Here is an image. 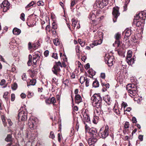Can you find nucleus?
<instances>
[{"instance_id": "50", "label": "nucleus", "mask_w": 146, "mask_h": 146, "mask_svg": "<svg viewBox=\"0 0 146 146\" xmlns=\"http://www.w3.org/2000/svg\"><path fill=\"white\" fill-rule=\"evenodd\" d=\"M6 81L4 79H2L1 80L0 82V85L1 86H3L4 84H5Z\"/></svg>"}, {"instance_id": "63", "label": "nucleus", "mask_w": 146, "mask_h": 146, "mask_svg": "<svg viewBox=\"0 0 146 146\" xmlns=\"http://www.w3.org/2000/svg\"><path fill=\"white\" fill-rule=\"evenodd\" d=\"M86 58H87L86 56L85 55H84V56H83L82 57L81 59H82V61H83L84 62L85 61V60H86Z\"/></svg>"}, {"instance_id": "39", "label": "nucleus", "mask_w": 146, "mask_h": 146, "mask_svg": "<svg viewBox=\"0 0 146 146\" xmlns=\"http://www.w3.org/2000/svg\"><path fill=\"white\" fill-rule=\"evenodd\" d=\"M113 110V111L115 112L118 115L120 113V111L118 109L114 108Z\"/></svg>"}, {"instance_id": "38", "label": "nucleus", "mask_w": 146, "mask_h": 146, "mask_svg": "<svg viewBox=\"0 0 146 146\" xmlns=\"http://www.w3.org/2000/svg\"><path fill=\"white\" fill-rule=\"evenodd\" d=\"M50 101L51 104H53V105H54V104L56 102L55 98L54 97H52L50 99Z\"/></svg>"}, {"instance_id": "25", "label": "nucleus", "mask_w": 146, "mask_h": 146, "mask_svg": "<svg viewBox=\"0 0 146 146\" xmlns=\"http://www.w3.org/2000/svg\"><path fill=\"white\" fill-rule=\"evenodd\" d=\"M38 52H36L33 53V58L38 60L40 58V56L38 54Z\"/></svg>"}, {"instance_id": "49", "label": "nucleus", "mask_w": 146, "mask_h": 146, "mask_svg": "<svg viewBox=\"0 0 146 146\" xmlns=\"http://www.w3.org/2000/svg\"><path fill=\"white\" fill-rule=\"evenodd\" d=\"M54 66H56L59 67H62V64L61 62L59 61L57 62H56V64Z\"/></svg>"}, {"instance_id": "15", "label": "nucleus", "mask_w": 146, "mask_h": 146, "mask_svg": "<svg viewBox=\"0 0 146 146\" xmlns=\"http://www.w3.org/2000/svg\"><path fill=\"white\" fill-rule=\"evenodd\" d=\"M97 141V138L96 137H91L89 138L88 142L89 145L91 146L94 145Z\"/></svg>"}, {"instance_id": "37", "label": "nucleus", "mask_w": 146, "mask_h": 146, "mask_svg": "<svg viewBox=\"0 0 146 146\" xmlns=\"http://www.w3.org/2000/svg\"><path fill=\"white\" fill-rule=\"evenodd\" d=\"M44 4V3L42 1H39L37 2V5L38 6H43Z\"/></svg>"}, {"instance_id": "36", "label": "nucleus", "mask_w": 146, "mask_h": 146, "mask_svg": "<svg viewBox=\"0 0 146 146\" xmlns=\"http://www.w3.org/2000/svg\"><path fill=\"white\" fill-rule=\"evenodd\" d=\"M1 118L4 126L5 127L7 125V123L6 122H5V120L4 116L3 115H2L1 116Z\"/></svg>"}, {"instance_id": "45", "label": "nucleus", "mask_w": 146, "mask_h": 146, "mask_svg": "<svg viewBox=\"0 0 146 146\" xmlns=\"http://www.w3.org/2000/svg\"><path fill=\"white\" fill-rule=\"evenodd\" d=\"M53 42L55 45L57 46L59 44V42L57 39H54L53 40Z\"/></svg>"}, {"instance_id": "41", "label": "nucleus", "mask_w": 146, "mask_h": 146, "mask_svg": "<svg viewBox=\"0 0 146 146\" xmlns=\"http://www.w3.org/2000/svg\"><path fill=\"white\" fill-rule=\"evenodd\" d=\"M90 79L89 78H87L86 79L85 82V85L86 87H88L89 86V82H90Z\"/></svg>"}, {"instance_id": "32", "label": "nucleus", "mask_w": 146, "mask_h": 146, "mask_svg": "<svg viewBox=\"0 0 146 146\" xmlns=\"http://www.w3.org/2000/svg\"><path fill=\"white\" fill-rule=\"evenodd\" d=\"M34 93L33 92H31L29 91L28 92V94L27 95V97L29 98H31L32 97L34 96Z\"/></svg>"}, {"instance_id": "28", "label": "nucleus", "mask_w": 146, "mask_h": 146, "mask_svg": "<svg viewBox=\"0 0 146 146\" xmlns=\"http://www.w3.org/2000/svg\"><path fill=\"white\" fill-rule=\"evenodd\" d=\"M132 51L130 50H129L127 53V58L126 59L130 58L132 56Z\"/></svg>"}, {"instance_id": "51", "label": "nucleus", "mask_w": 146, "mask_h": 146, "mask_svg": "<svg viewBox=\"0 0 146 146\" xmlns=\"http://www.w3.org/2000/svg\"><path fill=\"white\" fill-rule=\"evenodd\" d=\"M80 47L79 46H77L76 47V52H81L80 49Z\"/></svg>"}, {"instance_id": "22", "label": "nucleus", "mask_w": 146, "mask_h": 146, "mask_svg": "<svg viewBox=\"0 0 146 146\" xmlns=\"http://www.w3.org/2000/svg\"><path fill=\"white\" fill-rule=\"evenodd\" d=\"M126 60L127 62L130 65L133 64L134 63L135 60L134 58H130L126 59Z\"/></svg>"}, {"instance_id": "19", "label": "nucleus", "mask_w": 146, "mask_h": 146, "mask_svg": "<svg viewBox=\"0 0 146 146\" xmlns=\"http://www.w3.org/2000/svg\"><path fill=\"white\" fill-rule=\"evenodd\" d=\"M75 102L78 104L81 102L82 101V98L81 96L78 94L75 95Z\"/></svg>"}, {"instance_id": "20", "label": "nucleus", "mask_w": 146, "mask_h": 146, "mask_svg": "<svg viewBox=\"0 0 146 146\" xmlns=\"http://www.w3.org/2000/svg\"><path fill=\"white\" fill-rule=\"evenodd\" d=\"M13 32L14 35H18L21 33V30L17 28H14L13 31Z\"/></svg>"}, {"instance_id": "64", "label": "nucleus", "mask_w": 146, "mask_h": 146, "mask_svg": "<svg viewBox=\"0 0 146 146\" xmlns=\"http://www.w3.org/2000/svg\"><path fill=\"white\" fill-rule=\"evenodd\" d=\"M117 51L118 54L119 55H121L122 54V52L121 50L120 49H118L117 50Z\"/></svg>"}, {"instance_id": "8", "label": "nucleus", "mask_w": 146, "mask_h": 146, "mask_svg": "<svg viewBox=\"0 0 146 146\" xmlns=\"http://www.w3.org/2000/svg\"><path fill=\"white\" fill-rule=\"evenodd\" d=\"M108 127L107 126H106L105 129L104 131H102L100 129L99 132V135L102 138H105L108 135Z\"/></svg>"}, {"instance_id": "30", "label": "nucleus", "mask_w": 146, "mask_h": 146, "mask_svg": "<svg viewBox=\"0 0 146 146\" xmlns=\"http://www.w3.org/2000/svg\"><path fill=\"white\" fill-rule=\"evenodd\" d=\"M32 56L30 54L29 56V60L27 64L29 66H30L32 64Z\"/></svg>"}, {"instance_id": "48", "label": "nucleus", "mask_w": 146, "mask_h": 146, "mask_svg": "<svg viewBox=\"0 0 146 146\" xmlns=\"http://www.w3.org/2000/svg\"><path fill=\"white\" fill-rule=\"evenodd\" d=\"M15 98V96L14 94H12L11 95V100L12 101H14Z\"/></svg>"}, {"instance_id": "10", "label": "nucleus", "mask_w": 146, "mask_h": 146, "mask_svg": "<svg viewBox=\"0 0 146 146\" xmlns=\"http://www.w3.org/2000/svg\"><path fill=\"white\" fill-rule=\"evenodd\" d=\"M113 57L109 55H106L105 57V61L106 63L108 64L109 66H112L113 65Z\"/></svg>"}, {"instance_id": "12", "label": "nucleus", "mask_w": 146, "mask_h": 146, "mask_svg": "<svg viewBox=\"0 0 146 146\" xmlns=\"http://www.w3.org/2000/svg\"><path fill=\"white\" fill-rule=\"evenodd\" d=\"M10 3L7 1H4L1 4V6L4 12H6L10 8Z\"/></svg>"}, {"instance_id": "40", "label": "nucleus", "mask_w": 146, "mask_h": 146, "mask_svg": "<svg viewBox=\"0 0 146 146\" xmlns=\"http://www.w3.org/2000/svg\"><path fill=\"white\" fill-rule=\"evenodd\" d=\"M84 123L85 125V131L86 132L88 131L90 129L88 125L84 121Z\"/></svg>"}, {"instance_id": "3", "label": "nucleus", "mask_w": 146, "mask_h": 146, "mask_svg": "<svg viewBox=\"0 0 146 146\" xmlns=\"http://www.w3.org/2000/svg\"><path fill=\"white\" fill-rule=\"evenodd\" d=\"M126 89L128 92L133 96H135L137 92V87L133 84H128Z\"/></svg>"}, {"instance_id": "55", "label": "nucleus", "mask_w": 146, "mask_h": 146, "mask_svg": "<svg viewBox=\"0 0 146 146\" xmlns=\"http://www.w3.org/2000/svg\"><path fill=\"white\" fill-rule=\"evenodd\" d=\"M49 51L48 50L45 51L44 53V54L45 56L47 57L48 55Z\"/></svg>"}, {"instance_id": "14", "label": "nucleus", "mask_w": 146, "mask_h": 146, "mask_svg": "<svg viewBox=\"0 0 146 146\" xmlns=\"http://www.w3.org/2000/svg\"><path fill=\"white\" fill-rule=\"evenodd\" d=\"M90 135L91 137H96L97 136V131L96 129L94 128H92L90 129L89 132Z\"/></svg>"}, {"instance_id": "2", "label": "nucleus", "mask_w": 146, "mask_h": 146, "mask_svg": "<svg viewBox=\"0 0 146 146\" xmlns=\"http://www.w3.org/2000/svg\"><path fill=\"white\" fill-rule=\"evenodd\" d=\"M92 105L95 108L102 107V98L100 94H95L91 98Z\"/></svg>"}, {"instance_id": "44", "label": "nucleus", "mask_w": 146, "mask_h": 146, "mask_svg": "<svg viewBox=\"0 0 146 146\" xmlns=\"http://www.w3.org/2000/svg\"><path fill=\"white\" fill-rule=\"evenodd\" d=\"M63 82L65 86H67L68 85L69 80L67 79H66L65 80L63 81Z\"/></svg>"}, {"instance_id": "57", "label": "nucleus", "mask_w": 146, "mask_h": 146, "mask_svg": "<svg viewBox=\"0 0 146 146\" xmlns=\"http://www.w3.org/2000/svg\"><path fill=\"white\" fill-rule=\"evenodd\" d=\"M22 78L23 80H26V75L24 73L22 76Z\"/></svg>"}, {"instance_id": "26", "label": "nucleus", "mask_w": 146, "mask_h": 146, "mask_svg": "<svg viewBox=\"0 0 146 146\" xmlns=\"http://www.w3.org/2000/svg\"><path fill=\"white\" fill-rule=\"evenodd\" d=\"M12 139V136L10 134H8L5 138V140L7 142H10Z\"/></svg>"}, {"instance_id": "47", "label": "nucleus", "mask_w": 146, "mask_h": 146, "mask_svg": "<svg viewBox=\"0 0 146 146\" xmlns=\"http://www.w3.org/2000/svg\"><path fill=\"white\" fill-rule=\"evenodd\" d=\"M54 137L55 136L54 135V133L52 131H51L50 133V136H49V137L50 138L53 139L54 138Z\"/></svg>"}, {"instance_id": "59", "label": "nucleus", "mask_w": 146, "mask_h": 146, "mask_svg": "<svg viewBox=\"0 0 146 146\" xmlns=\"http://www.w3.org/2000/svg\"><path fill=\"white\" fill-rule=\"evenodd\" d=\"M21 97L22 98L24 99L26 97V95L25 94L23 93H22L21 94Z\"/></svg>"}, {"instance_id": "1", "label": "nucleus", "mask_w": 146, "mask_h": 146, "mask_svg": "<svg viewBox=\"0 0 146 146\" xmlns=\"http://www.w3.org/2000/svg\"><path fill=\"white\" fill-rule=\"evenodd\" d=\"M146 17V12L144 11H142L137 14L135 17L133 21L134 24L138 27L142 24V22L145 20Z\"/></svg>"}, {"instance_id": "42", "label": "nucleus", "mask_w": 146, "mask_h": 146, "mask_svg": "<svg viewBox=\"0 0 146 146\" xmlns=\"http://www.w3.org/2000/svg\"><path fill=\"white\" fill-rule=\"evenodd\" d=\"M25 14L22 13L21 14V15L20 16V18L23 21H25Z\"/></svg>"}, {"instance_id": "58", "label": "nucleus", "mask_w": 146, "mask_h": 146, "mask_svg": "<svg viewBox=\"0 0 146 146\" xmlns=\"http://www.w3.org/2000/svg\"><path fill=\"white\" fill-rule=\"evenodd\" d=\"M50 99H48L45 100V102L46 104H51L50 101Z\"/></svg>"}, {"instance_id": "18", "label": "nucleus", "mask_w": 146, "mask_h": 146, "mask_svg": "<svg viewBox=\"0 0 146 146\" xmlns=\"http://www.w3.org/2000/svg\"><path fill=\"white\" fill-rule=\"evenodd\" d=\"M83 116L84 119V122H86L90 124V118L89 115L86 112H84Z\"/></svg>"}, {"instance_id": "27", "label": "nucleus", "mask_w": 146, "mask_h": 146, "mask_svg": "<svg viewBox=\"0 0 146 146\" xmlns=\"http://www.w3.org/2000/svg\"><path fill=\"white\" fill-rule=\"evenodd\" d=\"M86 78V77H84L83 76H81L80 79V83L82 84L85 82Z\"/></svg>"}, {"instance_id": "52", "label": "nucleus", "mask_w": 146, "mask_h": 146, "mask_svg": "<svg viewBox=\"0 0 146 146\" xmlns=\"http://www.w3.org/2000/svg\"><path fill=\"white\" fill-rule=\"evenodd\" d=\"M52 57L55 59H57L58 58L57 54V53H53L52 55Z\"/></svg>"}, {"instance_id": "34", "label": "nucleus", "mask_w": 146, "mask_h": 146, "mask_svg": "<svg viewBox=\"0 0 146 146\" xmlns=\"http://www.w3.org/2000/svg\"><path fill=\"white\" fill-rule=\"evenodd\" d=\"M35 3L33 1H31L26 7L25 8L27 9L30 7H31L33 6Z\"/></svg>"}, {"instance_id": "4", "label": "nucleus", "mask_w": 146, "mask_h": 146, "mask_svg": "<svg viewBox=\"0 0 146 146\" xmlns=\"http://www.w3.org/2000/svg\"><path fill=\"white\" fill-rule=\"evenodd\" d=\"M37 119L34 117H31L28 121V126L31 130H33L36 128V122Z\"/></svg>"}, {"instance_id": "43", "label": "nucleus", "mask_w": 146, "mask_h": 146, "mask_svg": "<svg viewBox=\"0 0 146 146\" xmlns=\"http://www.w3.org/2000/svg\"><path fill=\"white\" fill-rule=\"evenodd\" d=\"M129 122L126 121L125 123L124 128L125 129H127L129 128Z\"/></svg>"}, {"instance_id": "17", "label": "nucleus", "mask_w": 146, "mask_h": 146, "mask_svg": "<svg viewBox=\"0 0 146 146\" xmlns=\"http://www.w3.org/2000/svg\"><path fill=\"white\" fill-rule=\"evenodd\" d=\"M52 71L54 74L58 76V73L60 72V67L54 65L52 68Z\"/></svg>"}, {"instance_id": "11", "label": "nucleus", "mask_w": 146, "mask_h": 146, "mask_svg": "<svg viewBox=\"0 0 146 146\" xmlns=\"http://www.w3.org/2000/svg\"><path fill=\"white\" fill-rule=\"evenodd\" d=\"M114 37L116 40L114 43L113 44V45L115 46H116L117 47H119L120 44L119 39L121 38V34L119 32H118L115 35Z\"/></svg>"}, {"instance_id": "31", "label": "nucleus", "mask_w": 146, "mask_h": 146, "mask_svg": "<svg viewBox=\"0 0 146 146\" xmlns=\"http://www.w3.org/2000/svg\"><path fill=\"white\" fill-rule=\"evenodd\" d=\"M131 35V31L130 30H126L125 33V36L127 37H129Z\"/></svg>"}, {"instance_id": "54", "label": "nucleus", "mask_w": 146, "mask_h": 146, "mask_svg": "<svg viewBox=\"0 0 146 146\" xmlns=\"http://www.w3.org/2000/svg\"><path fill=\"white\" fill-rule=\"evenodd\" d=\"M52 28L54 30H55L57 28V25L54 23H53L52 24Z\"/></svg>"}, {"instance_id": "56", "label": "nucleus", "mask_w": 146, "mask_h": 146, "mask_svg": "<svg viewBox=\"0 0 146 146\" xmlns=\"http://www.w3.org/2000/svg\"><path fill=\"white\" fill-rule=\"evenodd\" d=\"M127 106V103L124 102H123L121 104V106L123 107L124 109Z\"/></svg>"}, {"instance_id": "35", "label": "nucleus", "mask_w": 146, "mask_h": 146, "mask_svg": "<svg viewBox=\"0 0 146 146\" xmlns=\"http://www.w3.org/2000/svg\"><path fill=\"white\" fill-rule=\"evenodd\" d=\"M72 26L74 28H75L76 26V24L77 23V22L76 21L75 19H72Z\"/></svg>"}, {"instance_id": "9", "label": "nucleus", "mask_w": 146, "mask_h": 146, "mask_svg": "<svg viewBox=\"0 0 146 146\" xmlns=\"http://www.w3.org/2000/svg\"><path fill=\"white\" fill-rule=\"evenodd\" d=\"M96 3L98 7L102 8L108 5V0H97Z\"/></svg>"}, {"instance_id": "24", "label": "nucleus", "mask_w": 146, "mask_h": 146, "mask_svg": "<svg viewBox=\"0 0 146 146\" xmlns=\"http://www.w3.org/2000/svg\"><path fill=\"white\" fill-rule=\"evenodd\" d=\"M103 100L106 102H109L110 100L109 96L108 95L105 96L104 97Z\"/></svg>"}, {"instance_id": "33", "label": "nucleus", "mask_w": 146, "mask_h": 146, "mask_svg": "<svg viewBox=\"0 0 146 146\" xmlns=\"http://www.w3.org/2000/svg\"><path fill=\"white\" fill-rule=\"evenodd\" d=\"M17 84L15 82L13 83V84H12L11 86L12 88V90H15L17 88Z\"/></svg>"}, {"instance_id": "29", "label": "nucleus", "mask_w": 146, "mask_h": 146, "mask_svg": "<svg viewBox=\"0 0 146 146\" xmlns=\"http://www.w3.org/2000/svg\"><path fill=\"white\" fill-rule=\"evenodd\" d=\"M39 42H37L36 43L33 44L32 46L33 48L34 49H35L38 48V47L39 46Z\"/></svg>"}, {"instance_id": "13", "label": "nucleus", "mask_w": 146, "mask_h": 146, "mask_svg": "<svg viewBox=\"0 0 146 146\" xmlns=\"http://www.w3.org/2000/svg\"><path fill=\"white\" fill-rule=\"evenodd\" d=\"M99 13V12L93 11L90 13L88 17L92 21H94L95 18L97 17V15H98Z\"/></svg>"}, {"instance_id": "23", "label": "nucleus", "mask_w": 146, "mask_h": 146, "mask_svg": "<svg viewBox=\"0 0 146 146\" xmlns=\"http://www.w3.org/2000/svg\"><path fill=\"white\" fill-rule=\"evenodd\" d=\"M99 82L97 79H95L93 83V86L95 88H97L99 86Z\"/></svg>"}, {"instance_id": "61", "label": "nucleus", "mask_w": 146, "mask_h": 146, "mask_svg": "<svg viewBox=\"0 0 146 146\" xmlns=\"http://www.w3.org/2000/svg\"><path fill=\"white\" fill-rule=\"evenodd\" d=\"M138 138L140 141H142L143 140V135H139V136Z\"/></svg>"}, {"instance_id": "6", "label": "nucleus", "mask_w": 146, "mask_h": 146, "mask_svg": "<svg viewBox=\"0 0 146 146\" xmlns=\"http://www.w3.org/2000/svg\"><path fill=\"white\" fill-rule=\"evenodd\" d=\"M113 20L114 23L116 22L117 17L120 15L119 11V8L117 7H114L112 12Z\"/></svg>"}, {"instance_id": "7", "label": "nucleus", "mask_w": 146, "mask_h": 146, "mask_svg": "<svg viewBox=\"0 0 146 146\" xmlns=\"http://www.w3.org/2000/svg\"><path fill=\"white\" fill-rule=\"evenodd\" d=\"M18 117L19 121L20 120L21 121H25L27 118V112L24 111H21L19 112Z\"/></svg>"}, {"instance_id": "16", "label": "nucleus", "mask_w": 146, "mask_h": 146, "mask_svg": "<svg viewBox=\"0 0 146 146\" xmlns=\"http://www.w3.org/2000/svg\"><path fill=\"white\" fill-rule=\"evenodd\" d=\"M101 110V107L96 108L94 109V113L96 116H99L100 114L103 113L102 110Z\"/></svg>"}, {"instance_id": "53", "label": "nucleus", "mask_w": 146, "mask_h": 146, "mask_svg": "<svg viewBox=\"0 0 146 146\" xmlns=\"http://www.w3.org/2000/svg\"><path fill=\"white\" fill-rule=\"evenodd\" d=\"M132 122L133 123H136L137 122V119H136V118L135 117H133L132 118Z\"/></svg>"}, {"instance_id": "5", "label": "nucleus", "mask_w": 146, "mask_h": 146, "mask_svg": "<svg viewBox=\"0 0 146 146\" xmlns=\"http://www.w3.org/2000/svg\"><path fill=\"white\" fill-rule=\"evenodd\" d=\"M97 34L98 35L99 39L94 41L92 44L90 45V46L92 48H93L95 46L100 44L102 43V39L101 38H102L103 36L102 33L100 32H98Z\"/></svg>"}, {"instance_id": "46", "label": "nucleus", "mask_w": 146, "mask_h": 146, "mask_svg": "<svg viewBox=\"0 0 146 146\" xmlns=\"http://www.w3.org/2000/svg\"><path fill=\"white\" fill-rule=\"evenodd\" d=\"M12 68L11 71L12 72H14L16 70V67L13 64H12L11 66Z\"/></svg>"}, {"instance_id": "21", "label": "nucleus", "mask_w": 146, "mask_h": 146, "mask_svg": "<svg viewBox=\"0 0 146 146\" xmlns=\"http://www.w3.org/2000/svg\"><path fill=\"white\" fill-rule=\"evenodd\" d=\"M36 82V81L35 79H33L31 80L30 81L29 84L28 82H27V86H29L31 85L34 86Z\"/></svg>"}, {"instance_id": "60", "label": "nucleus", "mask_w": 146, "mask_h": 146, "mask_svg": "<svg viewBox=\"0 0 146 146\" xmlns=\"http://www.w3.org/2000/svg\"><path fill=\"white\" fill-rule=\"evenodd\" d=\"M33 48L32 46V45L31 43V42H29L28 43V48L29 49H31Z\"/></svg>"}, {"instance_id": "62", "label": "nucleus", "mask_w": 146, "mask_h": 146, "mask_svg": "<svg viewBox=\"0 0 146 146\" xmlns=\"http://www.w3.org/2000/svg\"><path fill=\"white\" fill-rule=\"evenodd\" d=\"M7 122H8V124L9 125V126H11L12 124V123L11 121V120L9 119H7Z\"/></svg>"}]
</instances>
